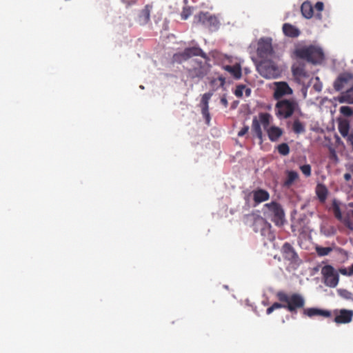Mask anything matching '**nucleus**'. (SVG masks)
<instances>
[{
    "label": "nucleus",
    "instance_id": "obj_49",
    "mask_svg": "<svg viewBox=\"0 0 353 353\" xmlns=\"http://www.w3.org/2000/svg\"><path fill=\"white\" fill-rule=\"evenodd\" d=\"M314 88H315L316 90L317 91H321V88H319V86H317V85H314Z\"/></svg>",
    "mask_w": 353,
    "mask_h": 353
},
{
    "label": "nucleus",
    "instance_id": "obj_39",
    "mask_svg": "<svg viewBox=\"0 0 353 353\" xmlns=\"http://www.w3.org/2000/svg\"><path fill=\"white\" fill-rule=\"evenodd\" d=\"M192 12L190 8H185L183 9L181 13V17L183 19H187L188 17L191 14Z\"/></svg>",
    "mask_w": 353,
    "mask_h": 353
},
{
    "label": "nucleus",
    "instance_id": "obj_37",
    "mask_svg": "<svg viewBox=\"0 0 353 353\" xmlns=\"http://www.w3.org/2000/svg\"><path fill=\"white\" fill-rule=\"evenodd\" d=\"M245 89V85H239L236 86V90L234 91V94L239 97L241 98L243 97V92Z\"/></svg>",
    "mask_w": 353,
    "mask_h": 353
},
{
    "label": "nucleus",
    "instance_id": "obj_36",
    "mask_svg": "<svg viewBox=\"0 0 353 353\" xmlns=\"http://www.w3.org/2000/svg\"><path fill=\"white\" fill-rule=\"evenodd\" d=\"M340 112L346 117H350L352 114V110L349 106H341L340 108Z\"/></svg>",
    "mask_w": 353,
    "mask_h": 353
},
{
    "label": "nucleus",
    "instance_id": "obj_20",
    "mask_svg": "<svg viewBox=\"0 0 353 353\" xmlns=\"http://www.w3.org/2000/svg\"><path fill=\"white\" fill-rule=\"evenodd\" d=\"M225 83V78L220 75L217 78H212L210 81V85L213 91L217 90L220 88H223Z\"/></svg>",
    "mask_w": 353,
    "mask_h": 353
},
{
    "label": "nucleus",
    "instance_id": "obj_43",
    "mask_svg": "<svg viewBox=\"0 0 353 353\" xmlns=\"http://www.w3.org/2000/svg\"><path fill=\"white\" fill-rule=\"evenodd\" d=\"M344 177V179L346 181H349L351 178H352V176H351V174L350 173H345L343 176Z\"/></svg>",
    "mask_w": 353,
    "mask_h": 353
},
{
    "label": "nucleus",
    "instance_id": "obj_9",
    "mask_svg": "<svg viewBox=\"0 0 353 353\" xmlns=\"http://www.w3.org/2000/svg\"><path fill=\"white\" fill-rule=\"evenodd\" d=\"M321 274L325 285L334 288L339 283V274L330 265H326L321 269Z\"/></svg>",
    "mask_w": 353,
    "mask_h": 353
},
{
    "label": "nucleus",
    "instance_id": "obj_46",
    "mask_svg": "<svg viewBox=\"0 0 353 353\" xmlns=\"http://www.w3.org/2000/svg\"><path fill=\"white\" fill-rule=\"evenodd\" d=\"M244 90H245V95L247 97H249L251 94V90L250 88H246Z\"/></svg>",
    "mask_w": 353,
    "mask_h": 353
},
{
    "label": "nucleus",
    "instance_id": "obj_31",
    "mask_svg": "<svg viewBox=\"0 0 353 353\" xmlns=\"http://www.w3.org/2000/svg\"><path fill=\"white\" fill-rule=\"evenodd\" d=\"M332 251V248L330 247H316V252L319 256H327Z\"/></svg>",
    "mask_w": 353,
    "mask_h": 353
},
{
    "label": "nucleus",
    "instance_id": "obj_4",
    "mask_svg": "<svg viewBox=\"0 0 353 353\" xmlns=\"http://www.w3.org/2000/svg\"><path fill=\"white\" fill-rule=\"evenodd\" d=\"M294 54L312 64H321L324 59L322 48L315 45L299 46L295 49Z\"/></svg>",
    "mask_w": 353,
    "mask_h": 353
},
{
    "label": "nucleus",
    "instance_id": "obj_24",
    "mask_svg": "<svg viewBox=\"0 0 353 353\" xmlns=\"http://www.w3.org/2000/svg\"><path fill=\"white\" fill-rule=\"evenodd\" d=\"M203 68H192L189 70L188 73L189 76L191 79H194L196 77L199 79H202L204 76L207 74L206 71L203 70Z\"/></svg>",
    "mask_w": 353,
    "mask_h": 353
},
{
    "label": "nucleus",
    "instance_id": "obj_48",
    "mask_svg": "<svg viewBox=\"0 0 353 353\" xmlns=\"http://www.w3.org/2000/svg\"><path fill=\"white\" fill-rule=\"evenodd\" d=\"M347 216H349L350 219V216L353 217V210L348 211L347 212Z\"/></svg>",
    "mask_w": 353,
    "mask_h": 353
},
{
    "label": "nucleus",
    "instance_id": "obj_29",
    "mask_svg": "<svg viewBox=\"0 0 353 353\" xmlns=\"http://www.w3.org/2000/svg\"><path fill=\"white\" fill-rule=\"evenodd\" d=\"M292 130L296 134H301L305 132L304 125L299 120H294L292 124Z\"/></svg>",
    "mask_w": 353,
    "mask_h": 353
},
{
    "label": "nucleus",
    "instance_id": "obj_15",
    "mask_svg": "<svg viewBox=\"0 0 353 353\" xmlns=\"http://www.w3.org/2000/svg\"><path fill=\"white\" fill-rule=\"evenodd\" d=\"M334 314V321L338 324L348 323L352 321L353 316V311L345 309L335 310Z\"/></svg>",
    "mask_w": 353,
    "mask_h": 353
},
{
    "label": "nucleus",
    "instance_id": "obj_16",
    "mask_svg": "<svg viewBox=\"0 0 353 353\" xmlns=\"http://www.w3.org/2000/svg\"><path fill=\"white\" fill-rule=\"evenodd\" d=\"M292 90L290 88L288 84L285 82H279L276 83V88L274 92V97L276 99H279L286 94H291Z\"/></svg>",
    "mask_w": 353,
    "mask_h": 353
},
{
    "label": "nucleus",
    "instance_id": "obj_3",
    "mask_svg": "<svg viewBox=\"0 0 353 353\" xmlns=\"http://www.w3.org/2000/svg\"><path fill=\"white\" fill-rule=\"evenodd\" d=\"M194 60L197 64L210 66V58L199 48H188L182 52L175 53L172 57L173 64H182L188 60Z\"/></svg>",
    "mask_w": 353,
    "mask_h": 353
},
{
    "label": "nucleus",
    "instance_id": "obj_5",
    "mask_svg": "<svg viewBox=\"0 0 353 353\" xmlns=\"http://www.w3.org/2000/svg\"><path fill=\"white\" fill-rule=\"evenodd\" d=\"M272 57V39L268 37L260 39L257 42L256 54L252 57L256 66H260L270 61Z\"/></svg>",
    "mask_w": 353,
    "mask_h": 353
},
{
    "label": "nucleus",
    "instance_id": "obj_30",
    "mask_svg": "<svg viewBox=\"0 0 353 353\" xmlns=\"http://www.w3.org/2000/svg\"><path fill=\"white\" fill-rule=\"evenodd\" d=\"M235 79L241 77V68H224Z\"/></svg>",
    "mask_w": 353,
    "mask_h": 353
},
{
    "label": "nucleus",
    "instance_id": "obj_13",
    "mask_svg": "<svg viewBox=\"0 0 353 353\" xmlns=\"http://www.w3.org/2000/svg\"><path fill=\"white\" fill-rule=\"evenodd\" d=\"M332 211L334 214V216L339 220L342 221L345 226H347L349 229L353 230V223L351 219L347 216V213L343 216L339 204L337 201L334 200L332 202Z\"/></svg>",
    "mask_w": 353,
    "mask_h": 353
},
{
    "label": "nucleus",
    "instance_id": "obj_51",
    "mask_svg": "<svg viewBox=\"0 0 353 353\" xmlns=\"http://www.w3.org/2000/svg\"><path fill=\"white\" fill-rule=\"evenodd\" d=\"M216 55H218L217 53H212L211 56L215 59Z\"/></svg>",
    "mask_w": 353,
    "mask_h": 353
},
{
    "label": "nucleus",
    "instance_id": "obj_40",
    "mask_svg": "<svg viewBox=\"0 0 353 353\" xmlns=\"http://www.w3.org/2000/svg\"><path fill=\"white\" fill-rule=\"evenodd\" d=\"M249 130V127L248 125H245L244 126L243 128H241V130L238 132V136L239 137H243L244 136L246 133H248Z\"/></svg>",
    "mask_w": 353,
    "mask_h": 353
},
{
    "label": "nucleus",
    "instance_id": "obj_44",
    "mask_svg": "<svg viewBox=\"0 0 353 353\" xmlns=\"http://www.w3.org/2000/svg\"><path fill=\"white\" fill-rule=\"evenodd\" d=\"M221 103L225 106V107H227L228 106V101L227 99L225 98V97H222L221 99Z\"/></svg>",
    "mask_w": 353,
    "mask_h": 353
},
{
    "label": "nucleus",
    "instance_id": "obj_26",
    "mask_svg": "<svg viewBox=\"0 0 353 353\" xmlns=\"http://www.w3.org/2000/svg\"><path fill=\"white\" fill-rule=\"evenodd\" d=\"M243 63V61L241 60H239L237 58L228 57H225L224 60L223 61V64H224L225 66H241V65Z\"/></svg>",
    "mask_w": 353,
    "mask_h": 353
},
{
    "label": "nucleus",
    "instance_id": "obj_11",
    "mask_svg": "<svg viewBox=\"0 0 353 353\" xmlns=\"http://www.w3.org/2000/svg\"><path fill=\"white\" fill-rule=\"evenodd\" d=\"M294 80L299 84H309L312 79V74L307 72L305 68H292Z\"/></svg>",
    "mask_w": 353,
    "mask_h": 353
},
{
    "label": "nucleus",
    "instance_id": "obj_23",
    "mask_svg": "<svg viewBox=\"0 0 353 353\" xmlns=\"http://www.w3.org/2000/svg\"><path fill=\"white\" fill-rule=\"evenodd\" d=\"M348 79H349L348 75H347V74L340 75L334 83V89L336 91L341 90L344 87V84L347 82Z\"/></svg>",
    "mask_w": 353,
    "mask_h": 353
},
{
    "label": "nucleus",
    "instance_id": "obj_33",
    "mask_svg": "<svg viewBox=\"0 0 353 353\" xmlns=\"http://www.w3.org/2000/svg\"><path fill=\"white\" fill-rule=\"evenodd\" d=\"M212 95H213L212 92H208L205 93L202 96V98L201 100V106H208L209 101Z\"/></svg>",
    "mask_w": 353,
    "mask_h": 353
},
{
    "label": "nucleus",
    "instance_id": "obj_14",
    "mask_svg": "<svg viewBox=\"0 0 353 353\" xmlns=\"http://www.w3.org/2000/svg\"><path fill=\"white\" fill-rule=\"evenodd\" d=\"M263 77L268 79H277L282 73L281 68H256Z\"/></svg>",
    "mask_w": 353,
    "mask_h": 353
},
{
    "label": "nucleus",
    "instance_id": "obj_41",
    "mask_svg": "<svg viewBox=\"0 0 353 353\" xmlns=\"http://www.w3.org/2000/svg\"><path fill=\"white\" fill-rule=\"evenodd\" d=\"M323 8H324V5L322 2L321 1H319L317 2L316 4H315V8L318 10V11H322L323 10Z\"/></svg>",
    "mask_w": 353,
    "mask_h": 353
},
{
    "label": "nucleus",
    "instance_id": "obj_22",
    "mask_svg": "<svg viewBox=\"0 0 353 353\" xmlns=\"http://www.w3.org/2000/svg\"><path fill=\"white\" fill-rule=\"evenodd\" d=\"M283 31L284 34L288 37H295L299 35V30L294 26L285 23L283 26Z\"/></svg>",
    "mask_w": 353,
    "mask_h": 353
},
{
    "label": "nucleus",
    "instance_id": "obj_1",
    "mask_svg": "<svg viewBox=\"0 0 353 353\" xmlns=\"http://www.w3.org/2000/svg\"><path fill=\"white\" fill-rule=\"evenodd\" d=\"M272 121V117L268 112H261L259 114V117H254L252 123V130L256 134V137L263 141V132L261 125L266 131L269 139L275 142L283 135V130L277 126H270Z\"/></svg>",
    "mask_w": 353,
    "mask_h": 353
},
{
    "label": "nucleus",
    "instance_id": "obj_32",
    "mask_svg": "<svg viewBox=\"0 0 353 353\" xmlns=\"http://www.w3.org/2000/svg\"><path fill=\"white\" fill-rule=\"evenodd\" d=\"M277 150H278L279 153L283 156H287L290 153V148H289L288 145L285 143L279 144L277 146Z\"/></svg>",
    "mask_w": 353,
    "mask_h": 353
},
{
    "label": "nucleus",
    "instance_id": "obj_47",
    "mask_svg": "<svg viewBox=\"0 0 353 353\" xmlns=\"http://www.w3.org/2000/svg\"><path fill=\"white\" fill-rule=\"evenodd\" d=\"M349 276L353 275V264L348 268Z\"/></svg>",
    "mask_w": 353,
    "mask_h": 353
},
{
    "label": "nucleus",
    "instance_id": "obj_7",
    "mask_svg": "<svg viewBox=\"0 0 353 353\" xmlns=\"http://www.w3.org/2000/svg\"><path fill=\"white\" fill-rule=\"evenodd\" d=\"M275 108L277 117L288 119L295 111L299 110V103L294 99H282L276 103Z\"/></svg>",
    "mask_w": 353,
    "mask_h": 353
},
{
    "label": "nucleus",
    "instance_id": "obj_6",
    "mask_svg": "<svg viewBox=\"0 0 353 353\" xmlns=\"http://www.w3.org/2000/svg\"><path fill=\"white\" fill-rule=\"evenodd\" d=\"M245 217L255 232H260L262 236L270 237L271 225L264 218L254 213L248 214Z\"/></svg>",
    "mask_w": 353,
    "mask_h": 353
},
{
    "label": "nucleus",
    "instance_id": "obj_35",
    "mask_svg": "<svg viewBox=\"0 0 353 353\" xmlns=\"http://www.w3.org/2000/svg\"><path fill=\"white\" fill-rule=\"evenodd\" d=\"M300 170L306 177L311 175V166L309 164H305L300 166Z\"/></svg>",
    "mask_w": 353,
    "mask_h": 353
},
{
    "label": "nucleus",
    "instance_id": "obj_27",
    "mask_svg": "<svg viewBox=\"0 0 353 353\" xmlns=\"http://www.w3.org/2000/svg\"><path fill=\"white\" fill-rule=\"evenodd\" d=\"M339 101L341 103H353V89H349L345 92L343 93Z\"/></svg>",
    "mask_w": 353,
    "mask_h": 353
},
{
    "label": "nucleus",
    "instance_id": "obj_12",
    "mask_svg": "<svg viewBox=\"0 0 353 353\" xmlns=\"http://www.w3.org/2000/svg\"><path fill=\"white\" fill-rule=\"evenodd\" d=\"M283 259L291 263H296L299 261V255L293 246L288 242L284 243L281 249Z\"/></svg>",
    "mask_w": 353,
    "mask_h": 353
},
{
    "label": "nucleus",
    "instance_id": "obj_25",
    "mask_svg": "<svg viewBox=\"0 0 353 353\" xmlns=\"http://www.w3.org/2000/svg\"><path fill=\"white\" fill-rule=\"evenodd\" d=\"M299 178V174L295 171H288L287 173V179L283 183L285 187H290L292 183Z\"/></svg>",
    "mask_w": 353,
    "mask_h": 353
},
{
    "label": "nucleus",
    "instance_id": "obj_17",
    "mask_svg": "<svg viewBox=\"0 0 353 353\" xmlns=\"http://www.w3.org/2000/svg\"><path fill=\"white\" fill-rule=\"evenodd\" d=\"M303 315H305L310 318H312L316 316H321L323 317H330L332 314L331 312L326 310H322L316 307H310L304 309L303 311Z\"/></svg>",
    "mask_w": 353,
    "mask_h": 353
},
{
    "label": "nucleus",
    "instance_id": "obj_19",
    "mask_svg": "<svg viewBox=\"0 0 353 353\" xmlns=\"http://www.w3.org/2000/svg\"><path fill=\"white\" fill-rule=\"evenodd\" d=\"M315 192L320 202L324 203L328 194L326 186L322 183H319L316 187Z\"/></svg>",
    "mask_w": 353,
    "mask_h": 353
},
{
    "label": "nucleus",
    "instance_id": "obj_42",
    "mask_svg": "<svg viewBox=\"0 0 353 353\" xmlns=\"http://www.w3.org/2000/svg\"><path fill=\"white\" fill-rule=\"evenodd\" d=\"M339 272H340L343 275L349 276V271H348V269H347V268H341V269L339 270Z\"/></svg>",
    "mask_w": 353,
    "mask_h": 353
},
{
    "label": "nucleus",
    "instance_id": "obj_50",
    "mask_svg": "<svg viewBox=\"0 0 353 353\" xmlns=\"http://www.w3.org/2000/svg\"><path fill=\"white\" fill-rule=\"evenodd\" d=\"M350 171L353 174V165H350V168H349Z\"/></svg>",
    "mask_w": 353,
    "mask_h": 353
},
{
    "label": "nucleus",
    "instance_id": "obj_34",
    "mask_svg": "<svg viewBox=\"0 0 353 353\" xmlns=\"http://www.w3.org/2000/svg\"><path fill=\"white\" fill-rule=\"evenodd\" d=\"M201 113L203 117L205 119L206 123L209 124L210 121V115L209 112V107L208 106H201Z\"/></svg>",
    "mask_w": 353,
    "mask_h": 353
},
{
    "label": "nucleus",
    "instance_id": "obj_8",
    "mask_svg": "<svg viewBox=\"0 0 353 353\" xmlns=\"http://www.w3.org/2000/svg\"><path fill=\"white\" fill-rule=\"evenodd\" d=\"M265 207L268 208L272 221L276 225H283L285 214L281 205L276 202L272 201L270 203H266Z\"/></svg>",
    "mask_w": 353,
    "mask_h": 353
},
{
    "label": "nucleus",
    "instance_id": "obj_2",
    "mask_svg": "<svg viewBox=\"0 0 353 353\" xmlns=\"http://www.w3.org/2000/svg\"><path fill=\"white\" fill-rule=\"evenodd\" d=\"M276 296L280 303L275 302L272 305L274 310L284 308L291 313L296 314L299 309L303 308L305 305L304 298L298 293L289 295L283 291H279Z\"/></svg>",
    "mask_w": 353,
    "mask_h": 353
},
{
    "label": "nucleus",
    "instance_id": "obj_10",
    "mask_svg": "<svg viewBox=\"0 0 353 353\" xmlns=\"http://www.w3.org/2000/svg\"><path fill=\"white\" fill-rule=\"evenodd\" d=\"M195 23H201L210 28L216 29L219 21L215 16L210 14L208 12H200L194 17Z\"/></svg>",
    "mask_w": 353,
    "mask_h": 353
},
{
    "label": "nucleus",
    "instance_id": "obj_18",
    "mask_svg": "<svg viewBox=\"0 0 353 353\" xmlns=\"http://www.w3.org/2000/svg\"><path fill=\"white\" fill-rule=\"evenodd\" d=\"M253 200L256 204L266 201L270 199V194L263 189H258L252 192Z\"/></svg>",
    "mask_w": 353,
    "mask_h": 353
},
{
    "label": "nucleus",
    "instance_id": "obj_21",
    "mask_svg": "<svg viewBox=\"0 0 353 353\" xmlns=\"http://www.w3.org/2000/svg\"><path fill=\"white\" fill-rule=\"evenodd\" d=\"M302 15L306 19H311L313 16V7L310 2L305 1L301 8Z\"/></svg>",
    "mask_w": 353,
    "mask_h": 353
},
{
    "label": "nucleus",
    "instance_id": "obj_28",
    "mask_svg": "<svg viewBox=\"0 0 353 353\" xmlns=\"http://www.w3.org/2000/svg\"><path fill=\"white\" fill-rule=\"evenodd\" d=\"M150 9L146 6L141 12L139 16V21L141 24L146 23L150 19Z\"/></svg>",
    "mask_w": 353,
    "mask_h": 353
},
{
    "label": "nucleus",
    "instance_id": "obj_38",
    "mask_svg": "<svg viewBox=\"0 0 353 353\" xmlns=\"http://www.w3.org/2000/svg\"><path fill=\"white\" fill-rule=\"evenodd\" d=\"M348 128L349 127L347 124L339 125V131L343 136H346L347 134Z\"/></svg>",
    "mask_w": 353,
    "mask_h": 353
},
{
    "label": "nucleus",
    "instance_id": "obj_45",
    "mask_svg": "<svg viewBox=\"0 0 353 353\" xmlns=\"http://www.w3.org/2000/svg\"><path fill=\"white\" fill-rule=\"evenodd\" d=\"M274 310V308L272 307V305H271L270 307H269L267 310H266V313L267 314H270L272 312H273Z\"/></svg>",
    "mask_w": 353,
    "mask_h": 353
},
{
    "label": "nucleus",
    "instance_id": "obj_52",
    "mask_svg": "<svg viewBox=\"0 0 353 353\" xmlns=\"http://www.w3.org/2000/svg\"><path fill=\"white\" fill-rule=\"evenodd\" d=\"M348 205L351 208H353V202L349 203Z\"/></svg>",
    "mask_w": 353,
    "mask_h": 353
}]
</instances>
